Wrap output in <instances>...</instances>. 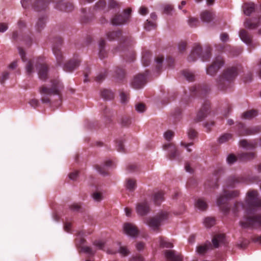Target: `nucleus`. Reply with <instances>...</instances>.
<instances>
[{"label":"nucleus","mask_w":261,"mask_h":261,"mask_svg":"<svg viewBox=\"0 0 261 261\" xmlns=\"http://www.w3.org/2000/svg\"><path fill=\"white\" fill-rule=\"evenodd\" d=\"M126 187L130 191H133L136 188V182L135 179H128L126 182Z\"/></svg>","instance_id":"nucleus-42"},{"label":"nucleus","mask_w":261,"mask_h":261,"mask_svg":"<svg viewBox=\"0 0 261 261\" xmlns=\"http://www.w3.org/2000/svg\"><path fill=\"white\" fill-rule=\"evenodd\" d=\"M151 56V53L149 51H145L143 53L142 62L144 66H147L149 65Z\"/></svg>","instance_id":"nucleus-37"},{"label":"nucleus","mask_w":261,"mask_h":261,"mask_svg":"<svg viewBox=\"0 0 261 261\" xmlns=\"http://www.w3.org/2000/svg\"><path fill=\"white\" fill-rule=\"evenodd\" d=\"M258 115V112L255 110H250L243 113L242 118L246 119H251Z\"/></svg>","instance_id":"nucleus-38"},{"label":"nucleus","mask_w":261,"mask_h":261,"mask_svg":"<svg viewBox=\"0 0 261 261\" xmlns=\"http://www.w3.org/2000/svg\"><path fill=\"white\" fill-rule=\"evenodd\" d=\"M34 63L33 60H30L27 64L25 66L26 71L28 74H31L34 71Z\"/></svg>","instance_id":"nucleus-48"},{"label":"nucleus","mask_w":261,"mask_h":261,"mask_svg":"<svg viewBox=\"0 0 261 261\" xmlns=\"http://www.w3.org/2000/svg\"><path fill=\"white\" fill-rule=\"evenodd\" d=\"M168 218V213L167 212H162L158 214L155 217L147 218L145 219V223L153 229L156 230L159 228L161 225V222L167 219Z\"/></svg>","instance_id":"nucleus-7"},{"label":"nucleus","mask_w":261,"mask_h":261,"mask_svg":"<svg viewBox=\"0 0 261 261\" xmlns=\"http://www.w3.org/2000/svg\"><path fill=\"white\" fill-rule=\"evenodd\" d=\"M165 255L167 261H182L181 255L176 254L173 250H166Z\"/></svg>","instance_id":"nucleus-24"},{"label":"nucleus","mask_w":261,"mask_h":261,"mask_svg":"<svg viewBox=\"0 0 261 261\" xmlns=\"http://www.w3.org/2000/svg\"><path fill=\"white\" fill-rule=\"evenodd\" d=\"M37 68H38V75L42 80H46L47 78V72L48 68L47 66L43 63H40L38 60L37 62Z\"/></svg>","instance_id":"nucleus-22"},{"label":"nucleus","mask_w":261,"mask_h":261,"mask_svg":"<svg viewBox=\"0 0 261 261\" xmlns=\"http://www.w3.org/2000/svg\"><path fill=\"white\" fill-rule=\"evenodd\" d=\"M240 194L239 191L237 190L228 191L224 190L223 194L217 199V205L220 210L225 214L229 213L230 207L227 203L229 199L232 198L238 197Z\"/></svg>","instance_id":"nucleus-2"},{"label":"nucleus","mask_w":261,"mask_h":261,"mask_svg":"<svg viewBox=\"0 0 261 261\" xmlns=\"http://www.w3.org/2000/svg\"><path fill=\"white\" fill-rule=\"evenodd\" d=\"M121 123L123 126H128L131 123L130 118L127 116L123 117L121 119Z\"/></svg>","instance_id":"nucleus-54"},{"label":"nucleus","mask_w":261,"mask_h":261,"mask_svg":"<svg viewBox=\"0 0 261 261\" xmlns=\"http://www.w3.org/2000/svg\"><path fill=\"white\" fill-rule=\"evenodd\" d=\"M136 210L138 215L143 216L149 213L150 207L147 201L145 200L137 204Z\"/></svg>","instance_id":"nucleus-19"},{"label":"nucleus","mask_w":261,"mask_h":261,"mask_svg":"<svg viewBox=\"0 0 261 261\" xmlns=\"http://www.w3.org/2000/svg\"><path fill=\"white\" fill-rule=\"evenodd\" d=\"M46 18L42 16L39 18L35 24V29L38 32H40L45 27Z\"/></svg>","instance_id":"nucleus-35"},{"label":"nucleus","mask_w":261,"mask_h":261,"mask_svg":"<svg viewBox=\"0 0 261 261\" xmlns=\"http://www.w3.org/2000/svg\"><path fill=\"white\" fill-rule=\"evenodd\" d=\"M225 235L224 234H218L214 236L212 243L215 248H218L220 244L224 243Z\"/></svg>","instance_id":"nucleus-33"},{"label":"nucleus","mask_w":261,"mask_h":261,"mask_svg":"<svg viewBox=\"0 0 261 261\" xmlns=\"http://www.w3.org/2000/svg\"><path fill=\"white\" fill-rule=\"evenodd\" d=\"M124 232L131 237H135L139 233V230L137 226L130 223H125L123 225Z\"/></svg>","instance_id":"nucleus-20"},{"label":"nucleus","mask_w":261,"mask_h":261,"mask_svg":"<svg viewBox=\"0 0 261 261\" xmlns=\"http://www.w3.org/2000/svg\"><path fill=\"white\" fill-rule=\"evenodd\" d=\"M240 144L241 146H242L243 147L249 148H255L254 144L249 143L246 140H241L240 142Z\"/></svg>","instance_id":"nucleus-53"},{"label":"nucleus","mask_w":261,"mask_h":261,"mask_svg":"<svg viewBox=\"0 0 261 261\" xmlns=\"http://www.w3.org/2000/svg\"><path fill=\"white\" fill-rule=\"evenodd\" d=\"M247 179L244 175H233L230 176L227 181V185L229 187H234L236 185L247 182Z\"/></svg>","instance_id":"nucleus-18"},{"label":"nucleus","mask_w":261,"mask_h":261,"mask_svg":"<svg viewBox=\"0 0 261 261\" xmlns=\"http://www.w3.org/2000/svg\"><path fill=\"white\" fill-rule=\"evenodd\" d=\"M107 38L112 41L120 39V46L126 45L130 46L133 43V40L131 37L127 36H123L121 31L110 32L107 34Z\"/></svg>","instance_id":"nucleus-5"},{"label":"nucleus","mask_w":261,"mask_h":261,"mask_svg":"<svg viewBox=\"0 0 261 261\" xmlns=\"http://www.w3.org/2000/svg\"><path fill=\"white\" fill-rule=\"evenodd\" d=\"M200 17L203 22H210L213 19L214 15L212 12L205 10L201 12Z\"/></svg>","instance_id":"nucleus-34"},{"label":"nucleus","mask_w":261,"mask_h":261,"mask_svg":"<svg viewBox=\"0 0 261 261\" xmlns=\"http://www.w3.org/2000/svg\"><path fill=\"white\" fill-rule=\"evenodd\" d=\"M212 48L210 46L205 47L204 53H202V49L199 44L194 45L191 54L188 57V61L190 62H194L197 60L198 58H201L202 61L208 60L212 56Z\"/></svg>","instance_id":"nucleus-3"},{"label":"nucleus","mask_w":261,"mask_h":261,"mask_svg":"<svg viewBox=\"0 0 261 261\" xmlns=\"http://www.w3.org/2000/svg\"><path fill=\"white\" fill-rule=\"evenodd\" d=\"M147 73H139L136 75L131 82L132 87L135 89H139L144 87L147 83Z\"/></svg>","instance_id":"nucleus-13"},{"label":"nucleus","mask_w":261,"mask_h":261,"mask_svg":"<svg viewBox=\"0 0 261 261\" xmlns=\"http://www.w3.org/2000/svg\"><path fill=\"white\" fill-rule=\"evenodd\" d=\"M106 41L103 39H101L99 42V56L101 59L105 58L107 56V51L105 49Z\"/></svg>","instance_id":"nucleus-36"},{"label":"nucleus","mask_w":261,"mask_h":261,"mask_svg":"<svg viewBox=\"0 0 261 261\" xmlns=\"http://www.w3.org/2000/svg\"><path fill=\"white\" fill-rule=\"evenodd\" d=\"M101 96L106 100H111L114 97V93L109 89H103L101 91Z\"/></svg>","instance_id":"nucleus-39"},{"label":"nucleus","mask_w":261,"mask_h":261,"mask_svg":"<svg viewBox=\"0 0 261 261\" xmlns=\"http://www.w3.org/2000/svg\"><path fill=\"white\" fill-rule=\"evenodd\" d=\"M244 13L249 16L255 10V4L253 3H245L242 7Z\"/></svg>","instance_id":"nucleus-31"},{"label":"nucleus","mask_w":261,"mask_h":261,"mask_svg":"<svg viewBox=\"0 0 261 261\" xmlns=\"http://www.w3.org/2000/svg\"><path fill=\"white\" fill-rule=\"evenodd\" d=\"M238 74V68L231 67L226 68L217 79L218 89L227 91L231 89V84Z\"/></svg>","instance_id":"nucleus-1"},{"label":"nucleus","mask_w":261,"mask_h":261,"mask_svg":"<svg viewBox=\"0 0 261 261\" xmlns=\"http://www.w3.org/2000/svg\"><path fill=\"white\" fill-rule=\"evenodd\" d=\"M81 60L77 57H74L72 59L65 63L63 69L66 72H72L80 65Z\"/></svg>","instance_id":"nucleus-16"},{"label":"nucleus","mask_w":261,"mask_h":261,"mask_svg":"<svg viewBox=\"0 0 261 261\" xmlns=\"http://www.w3.org/2000/svg\"><path fill=\"white\" fill-rule=\"evenodd\" d=\"M164 61V57L163 56L158 57L155 59L156 63V69L158 71H160L162 68V63Z\"/></svg>","instance_id":"nucleus-51"},{"label":"nucleus","mask_w":261,"mask_h":261,"mask_svg":"<svg viewBox=\"0 0 261 261\" xmlns=\"http://www.w3.org/2000/svg\"><path fill=\"white\" fill-rule=\"evenodd\" d=\"M231 138V134H224L219 138L218 141L220 143H223L230 140Z\"/></svg>","instance_id":"nucleus-47"},{"label":"nucleus","mask_w":261,"mask_h":261,"mask_svg":"<svg viewBox=\"0 0 261 261\" xmlns=\"http://www.w3.org/2000/svg\"><path fill=\"white\" fill-rule=\"evenodd\" d=\"M93 199L97 202L100 201L103 198L102 193L99 191H96L92 194Z\"/></svg>","instance_id":"nucleus-50"},{"label":"nucleus","mask_w":261,"mask_h":261,"mask_svg":"<svg viewBox=\"0 0 261 261\" xmlns=\"http://www.w3.org/2000/svg\"><path fill=\"white\" fill-rule=\"evenodd\" d=\"M63 40L60 37H56L53 40V51L56 56L57 64L60 65L63 60V56L61 51L60 46Z\"/></svg>","instance_id":"nucleus-11"},{"label":"nucleus","mask_w":261,"mask_h":261,"mask_svg":"<svg viewBox=\"0 0 261 261\" xmlns=\"http://www.w3.org/2000/svg\"><path fill=\"white\" fill-rule=\"evenodd\" d=\"M155 27V23L148 20H147L145 23V29L147 31H150L151 29H154Z\"/></svg>","instance_id":"nucleus-55"},{"label":"nucleus","mask_w":261,"mask_h":261,"mask_svg":"<svg viewBox=\"0 0 261 261\" xmlns=\"http://www.w3.org/2000/svg\"><path fill=\"white\" fill-rule=\"evenodd\" d=\"M106 75V71H105L104 72H101L95 77V81L98 83H100L105 79Z\"/></svg>","instance_id":"nucleus-58"},{"label":"nucleus","mask_w":261,"mask_h":261,"mask_svg":"<svg viewBox=\"0 0 261 261\" xmlns=\"http://www.w3.org/2000/svg\"><path fill=\"white\" fill-rule=\"evenodd\" d=\"M51 0H35L33 4V7L35 11H39L45 10L48 7ZM62 0H52L53 2L57 4Z\"/></svg>","instance_id":"nucleus-17"},{"label":"nucleus","mask_w":261,"mask_h":261,"mask_svg":"<svg viewBox=\"0 0 261 261\" xmlns=\"http://www.w3.org/2000/svg\"><path fill=\"white\" fill-rule=\"evenodd\" d=\"M237 127L239 136L253 135L261 132V126L259 125L247 127L243 123H239Z\"/></svg>","instance_id":"nucleus-9"},{"label":"nucleus","mask_w":261,"mask_h":261,"mask_svg":"<svg viewBox=\"0 0 261 261\" xmlns=\"http://www.w3.org/2000/svg\"><path fill=\"white\" fill-rule=\"evenodd\" d=\"M240 224L243 228H251L261 229V214L245 215L240 221Z\"/></svg>","instance_id":"nucleus-4"},{"label":"nucleus","mask_w":261,"mask_h":261,"mask_svg":"<svg viewBox=\"0 0 261 261\" xmlns=\"http://www.w3.org/2000/svg\"><path fill=\"white\" fill-rule=\"evenodd\" d=\"M164 200V193L163 192L160 191L154 194L153 201L155 204H160Z\"/></svg>","instance_id":"nucleus-40"},{"label":"nucleus","mask_w":261,"mask_h":261,"mask_svg":"<svg viewBox=\"0 0 261 261\" xmlns=\"http://www.w3.org/2000/svg\"><path fill=\"white\" fill-rule=\"evenodd\" d=\"M115 73V74L114 76L119 80L122 79L125 75L124 70L122 68L118 67L116 68Z\"/></svg>","instance_id":"nucleus-43"},{"label":"nucleus","mask_w":261,"mask_h":261,"mask_svg":"<svg viewBox=\"0 0 261 261\" xmlns=\"http://www.w3.org/2000/svg\"><path fill=\"white\" fill-rule=\"evenodd\" d=\"M160 246L163 248H170L173 247L172 243L163 238H161L160 239Z\"/></svg>","instance_id":"nucleus-52"},{"label":"nucleus","mask_w":261,"mask_h":261,"mask_svg":"<svg viewBox=\"0 0 261 261\" xmlns=\"http://www.w3.org/2000/svg\"><path fill=\"white\" fill-rule=\"evenodd\" d=\"M239 36L241 40L247 44H250L252 41V37L245 30L240 31Z\"/></svg>","instance_id":"nucleus-30"},{"label":"nucleus","mask_w":261,"mask_h":261,"mask_svg":"<svg viewBox=\"0 0 261 261\" xmlns=\"http://www.w3.org/2000/svg\"><path fill=\"white\" fill-rule=\"evenodd\" d=\"M209 248L208 246L205 245L203 246H199L197 248V252L200 254L205 253Z\"/></svg>","instance_id":"nucleus-59"},{"label":"nucleus","mask_w":261,"mask_h":261,"mask_svg":"<svg viewBox=\"0 0 261 261\" xmlns=\"http://www.w3.org/2000/svg\"><path fill=\"white\" fill-rule=\"evenodd\" d=\"M215 219L213 217H208L204 219V224L207 227H211L215 225Z\"/></svg>","instance_id":"nucleus-45"},{"label":"nucleus","mask_w":261,"mask_h":261,"mask_svg":"<svg viewBox=\"0 0 261 261\" xmlns=\"http://www.w3.org/2000/svg\"><path fill=\"white\" fill-rule=\"evenodd\" d=\"M55 7L57 9L65 12L71 11L73 9V6L72 3L64 2L63 0L56 4Z\"/></svg>","instance_id":"nucleus-23"},{"label":"nucleus","mask_w":261,"mask_h":261,"mask_svg":"<svg viewBox=\"0 0 261 261\" xmlns=\"http://www.w3.org/2000/svg\"><path fill=\"white\" fill-rule=\"evenodd\" d=\"M106 3L105 1L100 0L98 1L95 5L94 9L96 10H100L105 7Z\"/></svg>","instance_id":"nucleus-56"},{"label":"nucleus","mask_w":261,"mask_h":261,"mask_svg":"<svg viewBox=\"0 0 261 261\" xmlns=\"http://www.w3.org/2000/svg\"><path fill=\"white\" fill-rule=\"evenodd\" d=\"M116 146L117 149L119 152H123L124 150L123 142L121 140H117L116 141Z\"/></svg>","instance_id":"nucleus-60"},{"label":"nucleus","mask_w":261,"mask_h":261,"mask_svg":"<svg viewBox=\"0 0 261 261\" xmlns=\"http://www.w3.org/2000/svg\"><path fill=\"white\" fill-rule=\"evenodd\" d=\"M113 164L112 161L109 160L107 161L102 166L97 165L95 166V168L99 173L103 175H106L108 174V168L113 166Z\"/></svg>","instance_id":"nucleus-27"},{"label":"nucleus","mask_w":261,"mask_h":261,"mask_svg":"<svg viewBox=\"0 0 261 261\" xmlns=\"http://www.w3.org/2000/svg\"><path fill=\"white\" fill-rule=\"evenodd\" d=\"M224 60L221 56H218L213 60L212 63L206 68L207 74L213 76L224 65Z\"/></svg>","instance_id":"nucleus-10"},{"label":"nucleus","mask_w":261,"mask_h":261,"mask_svg":"<svg viewBox=\"0 0 261 261\" xmlns=\"http://www.w3.org/2000/svg\"><path fill=\"white\" fill-rule=\"evenodd\" d=\"M182 74L184 77L189 82H193L195 80V75L191 71L189 70H184Z\"/></svg>","instance_id":"nucleus-44"},{"label":"nucleus","mask_w":261,"mask_h":261,"mask_svg":"<svg viewBox=\"0 0 261 261\" xmlns=\"http://www.w3.org/2000/svg\"><path fill=\"white\" fill-rule=\"evenodd\" d=\"M86 242V240L84 238L80 237L76 239V243L77 245H79L82 251L88 253L90 255H93L95 253L92 248L88 246H82Z\"/></svg>","instance_id":"nucleus-25"},{"label":"nucleus","mask_w":261,"mask_h":261,"mask_svg":"<svg viewBox=\"0 0 261 261\" xmlns=\"http://www.w3.org/2000/svg\"><path fill=\"white\" fill-rule=\"evenodd\" d=\"M188 135L190 139H193L197 136V133L195 129L190 128L188 132Z\"/></svg>","instance_id":"nucleus-61"},{"label":"nucleus","mask_w":261,"mask_h":261,"mask_svg":"<svg viewBox=\"0 0 261 261\" xmlns=\"http://www.w3.org/2000/svg\"><path fill=\"white\" fill-rule=\"evenodd\" d=\"M210 102L208 100H205L199 110L198 112L196 118L195 119L197 122L202 121L204 118H205L210 112Z\"/></svg>","instance_id":"nucleus-15"},{"label":"nucleus","mask_w":261,"mask_h":261,"mask_svg":"<svg viewBox=\"0 0 261 261\" xmlns=\"http://www.w3.org/2000/svg\"><path fill=\"white\" fill-rule=\"evenodd\" d=\"M187 43L185 41H181L178 44V49L180 53H183L186 49Z\"/></svg>","instance_id":"nucleus-62"},{"label":"nucleus","mask_w":261,"mask_h":261,"mask_svg":"<svg viewBox=\"0 0 261 261\" xmlns=\"http://www.w3.org/2000/svg\"><path fill=\"white\" fill-rule=\"evenodd\" d=\"M252 241L254 243H258L261 244V235L255 234L251 238Z\"/></svg>","instance_id":"nucleus-64"},{"label":"nucleus","mask_w":261,"mask_h":261,"mask_svg":"<svg viewBox=\"0 0 261 261\" xmlns=\"http://www.w3.org/2000/svg\"><path fill=\"white\" fill-rule=\"evenodd\" d=\"M256 156L255 152L254 151H249L242 152L238 155L239 160L242 161H247L254 159Z\"/></svg>","instance_id":"nucleus-28"},{"label":"nucleus","mask_w":261,"mask_h":261,"mask_svg":"<svg viewBox=\"0 0 261 261\" xmlns=\"http://www.w3.org/2000/svg\"><path fill=\"white\" fill-rule=\"evenodd\" d=\"M244 208L245 205L242 202H237L234 204V207L232 208V211L234 214L236 215L239 211Z\"/></svg>","instance_id":"nucleus-46"},{"label":"nucleus","mask_w":261,"mask_h":261,"mask_svg":"<svg viewBox=\"0 0 261 261\" xmlns=\"http://www.w3.org/2000/svg\"><path fill=\"white\" fill-rule=\"evenodd\" d=\"M188 23L191 27H196L199 25L200 21L197 18L190 17L189 19Z\"/></svg>","instance_id":"nucleus-49"},{"label":"nucleus","mask_w":261,"mask_h":261,"mask_svg":"<svg viewBox=\"0 0 261 261\" xmlns=\"http://www.w3.org/2000/svg\"><path fill=\"white\" fill-rule=\"evenodd\" d=\"M261 24V15L258 18H246L244 22V26L250 29H254Z\"/></svg>","instance_id":"nucleus-21"},{"label":"nucleus","mask_w":261,"mask_h":261,"mask_svg":"<svg viewBox=\"0 0 261 261\" xmlns=\"http://www.w3.org/2000/svg\"><path fill=\"white\" fill-rule=\"evenodd\" d=\"M164 149H169V153L168 154L169 158L170 160L174 159L177 155V150L175 145L173 144H168L164 146Z\"/></svg>","instance_id":"nucleus-29"},{"label":"nucleus","mask_w":261,"mask_h":261,"mask_svg":"<svg viewBox=\"0 0 261 261\" xmlns=\"http://www.w3.org/2000/svg\"><path fill=\"white\" fill-rule=\"evenodd\" d=\"M136 110L139 112H143L145 110V106L142 103H139L136 105Z\"/></svg>","instance_id":"nucleus-63"},{"label":"nucleus","mask_w":261,"mask_h":261,"mask_svg":"<svg viewBox=\"0 0 261 261\" xmlns=\"http://www.w3.org/2000/svg\"><path fill=\"white\" fill-rule=\"evenodd\" d=\"M210 90L209 86L206 85L193 86L190 88L191 95L192 96L197 95L200 97H204L208 93Z\"/></svg>","instance_id":"nucleus-14"},{"label":"nucleus","mask_w":261,"mask_h":261,"mask_svg":"<svg viewBox=\"0 0 261 261\" xmlns=\"http://www.w3.org/2000/svg\"><path fill=\"white\" fill-rule=\"evenodd\" d=\"M51 87L47 88L42 86L40 88V92L42 94L47 95H58V98H60V89L62 87V84L57 79L51 80Z\"/></svg>","instance_id":"nucleus-6"},{"label":"nucleus","mask_w":261,"mask_h":261,"mask_svg":"<svg viewBox=\"0 0 261 261\" xmlns=\"http://www.w3.org/2000/svg\"><path fill=\"white\" fill-rule=\"evenodd\" d=\"M246 202L249 209L261 207V199L257 191L250 190L247 192Z\"/></svg>","instance_id":"nucleus-8"},{"label":"nucleus","mask_w":261,"mask_h":261,"mask_svg":"<svg viewBox=\"0 0 261 261\" xmlns=\"http://www.w3.org/2000/svg\"><path fill=\"white\" fill-rule=\"evenodd\" d=\"M195 206L201 211H204L207 207V204L202 199H198L195 202Z\"/></svg>","instance_id":"nucleus-41"},{"label":"nucleus","mask_w":261,"mask_h":261,"mask_svg":"<svg viewBox=\"0 0 261 261\" xmlns=\"http://www.w3.org/2000/svg\"><path fill=\"white\" fill-rule=\"evenodd\" d=\"M123 54L121 55L126 62L133 61L135 59V53L131 47L124 49Z\"/></svg>","instance_id":"nucleus-26"},{"label":"nucleus","mask_w":261,"mask_h":261,"mask_svg":"<svg viewBox=\"0 0 261 261\" xmlns=\"http://www.w3.org/2000/svg\"><path fill=\"white\" fill-rule=\"evenodd\" d=\"M238 158V156L237 157L233 154H230L227 158V162L229 164H232L237 161Z\"/></svg>","instance_id":"nucleus-57"},{"label":"nucleus","mask_w":261,"mask_h":261,"mask_svg":"<svg viewBox=\"0 0 261 261\" xmlns=\"http://www.w3.org/2000/svg\"><path fill=\"white\" fill-rule=\"evenodd\" d=\"M218 171H216L214 175V179L212 180H207L205 184V187H211L213 188H217L219 186L218 181L219 179Z\"/></svg>","instance_id":"nucleus-32"},{"label":"nucleus","mask_w":261,"mask_h":261,"mask_svg":"<svg viewBox=\"0 0 261 261\" xmlns=\"http://www.w3.org/2000/svg\"><path fill=\"white\" fill-rule=\"evenodd\" d=\"M132 10L127 8L124 10L122 14L115 15L112 18L111 21L113 25H121L127 22L130 18Z\"/></svg>","instance_id":"nucleus-12"}]
</instances>
